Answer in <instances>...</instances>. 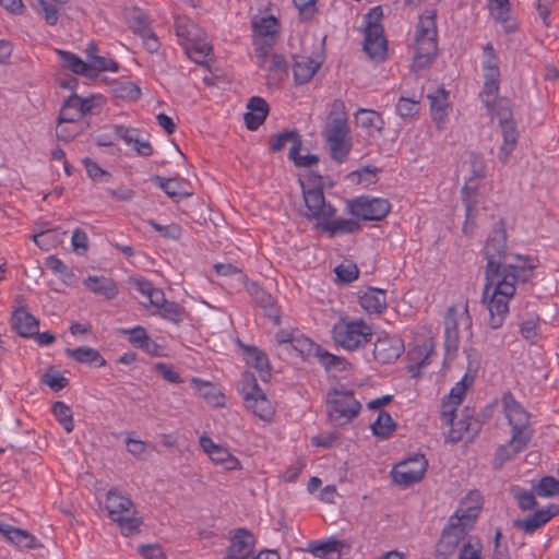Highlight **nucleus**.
Instances as JSON below:
<instances>
[{
	"label": "nucleus",
	"mask_w": 559,
	"mask_h": 559,
	"mask_svg": "<svg viewBox=\"0 0 559 559\" xmlns=\"http://www.w3.org/2000/svg\"><path fill=\"white\" fill-rule=\"evenodd\" d=\"M465 185L462 189L463 202L467 217H472L479 205L487 209L485 195L492 186L484 181L486 177V163L480 154L469 152L462 157L457 168Z\"/></svg>",
	"instance_id": "nucleus-1"
},
{
	"label": "nucleus",
	"mask_w": 559,
	"mask_h": 559,
	"mask_svg": "<svg viewBox=\"0 0 559 559\" xmlns=\"http://www.w3.org/2000/svg\"><path fill=\"white\" fill-rule=\"evenodd\" d=\"M515 290L516 286L509 274H485L481 302L488 311L487 324L492 330L503 325Z\"/></svg>",
	"instance_id": "nucleus-2"
},
{
	"label": "nucleus",
	"mask_w": 559,
	"mask_h": 559,
	"mask_svg": "<svg viewBox=\"0 0 559 559\" xmlns=\"http://www.w3.org/2000/svg\"><path fill=\"white\" fill-rule=\"evenodd\" d=\"M502 405L513 433L509 443L498 450L497 457L501 461H507L526 447L531 438L530 416L510 393L503 395Z\"/></svg>",
	"instance_id": "nucleus-3"
},
{
	"label": "nucleus",
	"mask_w": 559,
	"mask_h": 559,
	"mask_svg": "<svg viewBox=\"0 0 559 559\" xmlns=\"http://www.w3.org/2000/svg\"><path fill=\"white\" fill-rule=\"evenodd\" d=\"M437 11L427 9L419 16L416 26L413 43V68L416 70L428 67L437 55L438 29H437Z\"/></svg>",
	"instance_id": "nucleus-4"
},
{
	"label": "nucleus",
	"mask_w": 559,
	"mask_h": 559,
	"mask_svg": "<svg viewBox=\"0 0 559 559\" xmlns=\"http://www.w3.org/2000/svg\"><path fill=\"white\" fill-rule=\"evenodd\" d=\"M331 333L337 346L354 352L370 343L373 328L361 318L342 317L335 322Z\"/></svg>",
	"instance_id": "nucleus-5"
},
{
	"label": "nucleus",
	"mask_w": 559,
	"mask_h": 559,
	"mask_svg": "<svg viewBox=\"0 0 559 559\" xmlns=\"http://www.w3.org/2000/svg\"><path fill=\"white\" fill-rule=\"evenodd\" d=\"M108 516L115 522L123 535L138 532L142 521L138 516L133 502L117 490L108 491L105 500Z\"/></svg>",
	"instance_id": "nucleus-6"
},
{
	"label": "nucleus",
	"mask_w": 559,
	"mask_h": 559,
	"mask_svg": "<svg viewBox=\"0 0 559 559\" xmlns=\"http://www.w3.org/2000/svg\"><path fill=\"white\" fill-rule=\"evenodd\" d=\"M176 34L188 56L195 62H201L210 55L212 47L205 34L192 21L186 17H175Z\"/></svg>",
	"instance_id": "nucleus-7"
},
{
	"label": "nucleus",
	"mask_w": 559,
	"mask_h": 559,
	"mask_svg": "<svg viewBox=\"0 0 559 559\" xmlns=\"http://www.w3.org/2000/svg\"><path fill=\"white\" fill-rule=\"evenodd\" d=\"M239 392L245 406L265 423H271L275 416V407L259 386L257 379L250 372H245L239 384Z\"/></svg>",
	"instance_id": "nucleus-8"
},
{
	"label": "nucleus",
	"mask_w": 559,
	"mask_h": 559,
	"mask_svg": "<svg viewBox=\"0 0 559 559\" xmlns=\"http://www.w3.org/2000/svg\"><path fill=\"white\" fill-rule=\"evenodd\" d=\"M320 177L309 176L307 181L300 179L305 201V216L317 222V227L324 218L334 217L336 210L325 201L322 189L319 187Z\"/></svg>",
	"instance_id": "nucleus-9"
},
{
	"label": "nucleus",
	"mask_w": 559,
	"mask_h": 559,
	"mask_svg": "<svg viewBox=\"0 0 559 559\" xmlns=\"http://www.w3.org/2000/svg\"><path fill=\"white\" fill-rule=\"evenodd\" d=\"M252 31L258 64L263 67L266 62V53L280 34L281 23L274 15H257L252 19Z\"/></svg>",
	"instance_id": "nucleus-10"
},
{
	"label": "nucleus",
	"mask_w": 559,
	"mask_h": 559,
	"mask_svg": "<svg viewBox=\"0 0 559 559\" xmlns=\"http://www.w3.org/2000/svg\"><path fill=\"white\" fill-rule=\"evenodd\" d=\"M382 19V9L372 8L366 15V31L364 49L376 61H382L386 57L388 43L383 34V27L379 23Z\"/></svg>",
	"instance_id": "nucleus-11"
},
{
	"label": "nucleus",
	"mask_w": 559,
	"mask_h": 559,
	"mask_svg": "<svg viewBox=\"0 0 559 559\" xmlns=\"http://www.w3.org/2000/svg\"><path fill=\"white\" fill-rule=\"evenodd\" d=\"M472 318L467 302L460 301L451 306L444 319L445 343L449 348H456L463 334H471Z\"/></svg>",
	"instance_id": "nucleus-12"
},
{
	"label": "nucleus",
	"mask_w": 559,
	"mask_h": 559,
	"mask_svg": "<svg viewBox=\"0 0 559 559\" xmlns=\"http://www.w3.org/2000/svg\"><path fill=\"white\" fill-rule=\"evenodd\" d=\"M506 249V230L502 226H497L489 235L484 247V253L487 259L485 274H503L502 267L509 259Z\"/></svg>",
	"instance_id": "nucleus-13"
},
{
	"label": "nucleus",
	"mask_w": 559,
	"mask_h": 559,
	"mask_svg": "<svg viewBox=\"0 0 559 559\" xmlns=\"http://www.w3.org/2000/svg\"><path fill=\"white\" fill-rule=\"evenodd\" d=\"M328 414L332 421L346 424L360 411V403L347 391H333L328 395Z\"/></svg>",
	"instance_id": "nucleus-14"
},
{
	"label": "nucleus",
	"mask_w": 559,
	"mask_h": 559,
	"mask_svg": "<svg viewBox=\"0 0 559 559\" xmlns=\"http://www.w3.org/2000/svg\"><path fill=\"white\" fill-rule=\"evenodd\" d=\"M435 354V335L432 329L427 325L417 326L408 344V357L413 366H425Z\"/></svg>",
	"instance_id": "nucleus-15"
},
{
	"label": "nucleus",
	"mask_w": 559,
	"mask_h": 559,
	"mask_svg": "<svg viewBox=\"0 0 559 559\" xmlns=\"http://www.w3.org/2000/svg\"><path fill=\"white\" fill-rule=\"evenodd\" d=\"M428 462L423 454L413 455L393 466L392 480L399 487L407 488L424 478Z\"/></svg>",
	"instance_id": "nucleus-16"
},
{
	"label": "nucleus",
	"mask_w": 559,
	"mask_h": 559,
	"mask_svg": "<svg viewBox=\"0 0 559 559\" xmlns=\"http://www.w3.org/2000/svg\"><path fill=\"white\" fill-rule=\"evenodd\" d=\"M106 99L103 95H91L88 97H81L76 94H72L62 106L61 122H82V118L95 109L103 107Z\"/></svg>",
	"instance_id": "nucleus-17"
},
{
	"label": "nucleus",
	"mask_w": 559,
	"mask_h": 559,
	"mask_svg": "<svg viewBox=\"0 0 559 559\" xmlns=\"http://www.w3.org/2000/svg\"><path fill=\"white\" fill-rule=\"evenodd\" d=\"M483 508V498L479 492L471 491L460 502L455 513L450 516L449 523L467 533L477 520Z\"/></svg>",
	"instance_id": "nucleus-18"
},
{
	"label": "nucleus",
	"mask_w": 559,
	"mask_h": 559,
	"mask_svg": "<svg viewBox=\"0 0 559 559\" xmlns=\"http://www.w3.org/2000/svg\"><path fill=\"white\" fill-rule=\"evenodd\" d=\"M353 216L364 221H381L391 211L386 199L361 197L348 203Z\"/></svg>",
	"instance_id": "nucleus-19"
},
{
	"label": "nucleus",
	"mask_w": 559,
	"mask_h": 559,
	"mask_svg": "<svg viewBox=\"0 0 559 559\" xmlns=\"http://www.w3.org/2000/svg\"><path fill=\"white\" fill-rule=\"evenodd\" d=\"M200 445L210 461L225 472L242 469L241 462L223 444L215 443L209 436L200 437Z\"/></svg>",
	"instance_id": "nucleus-20"
},
{
	"label": "nucleus",
	"mask_w": 559,
	"mask_h": 559,
	"mask_svg": "<svg viewBox=\"0 0 559 559\" xmlns=\"http://www.w3.org/2000/svg\"><path fill=\"white\" fill-rule=\"evenodd\" d=\"M497 117L499 118L503 136V141L499 147L498 158L502 164H506L518 145L519 133L508 106L501 107V110L497 112Z\"/></svg>",
	"instance_id": "nucleus-21"
},
{
	"label": "nucleus",
	"mask_w": 559,
	"mask_h": 559,
	"mask_svg": "<svg viewBox=\"0 0 559 559\" xmlns=\"http://www.w3.org/2000/svg\"><path fill=\"white\" fill-rule=\"evenodd\" d=\"M538 264L537 257L513 254L511 261H507L503 265L502 271L510 275L514 286H516L518 282L524 283L532 278Z\"/></svg>",
	"instance_id": "nucleus-22"
},
{
	"label": "nucleus",
	"mask_w": 559,
	"mask_h": 559,
	"mask_svg": "<svg viewBox=\"0 0 559 559\" xmlns=\"http://www.w3.org/2000/svg\"><path fill=\"white\" fill-rule=\"evenodd\" d=\"M405 347L397 336L384 335L373 344V357L380 364H393L403 354Z\"/></svg>",
	"instance_id": "nucleus-23"
},
{
	"label": "nucleus",
	"mask_w": 559,
	"mask_h": 559,
	"mask_svg": "<svg viewBox=\"0 0 559 559\" xmlns=\"http://www.w3.org/2000/svg\"><path fill=\"white\" fill-rule=\"evenodd\" d=\"M465 534L462 528H457L454 524L448 522L436 544L435 559H450L459 550V545L464 539Z\"/></svg>",
	"instance_id": "nucleus-24"
},
{
	"label": "nucleus",
	"mask_w": 559,
	"mask_h": 559,
	"mask_svg": "<svg viewBox=\"0 0 559 559\" xmlns=\"http://www.w3.org/2000/svg\"><path fill=\"white\" fill-rule=\"evenodd\" d=\"M322 64V57L317 55L316 57L308 55H298L295 57L293 73L297 84H304L309 82L317 73Z\"/></svg>",
	"instance_id": "nucleus-25"
},
{
	"label": "nucleus",
	"mask_w": 559,
	"mask_h": 559,
	"mask_svg": "<svg viewBox=\"0 0 559 559\" xmlns=\"http://www.w3.org/2000/svg\"><path fill=\"white\" fill-rule=\"evenodd\" d=\"M359 305L370 314H381L386 310V293L380 288L368 287L358 293Z\"/></svg>",
	"instance_id": "nucleus-26"
},
{
	"label": "nucleus",
	"mask_w": 559,
	"mask_h": 559,
	"mask_svg": "<svg viewBox=\"0 0 559 559\" xmlns=\"http://www.w3.org/2000/svg\"><path fill=\"white\" fill-rule=\"evenodd\" d=\"M0 534L20 549H35L41 547L37 538L28 531L0 522Z\"/></svg>",
	"instance_id": "nucleus-27"
},
{
	"label": "nucleus",
	"mask_w": 559,
	"mask_h": 559,
	"mask_svg": "<svg viewBox=\"0 0 559 559\" xmlns=\"http://www.w3.org/2000/svg\"><path fill=\"white\" fill-rule=\"evenodd\" d=\"M559 514V506L551 503L545 509L536 511L534 514L515 522V526L525 533H533L544 526L552 518Z\"/></svg>",
	"instance_id": "nucleus-28"
},
{
	"label": "nucleus",
	"mask_w": 559,
	"mask_h": 559,
	"mask_svg": "<svg viewBox=\"0 0 559 559\" xmlns=\"http://www.w3.org/2000/svg\"><path fill=\"white\" fill-rule=\"evenodd\" d=\"M198 395L202 397L210 406L221 408L226 404V396L223 391L210 381H204L193 377L190 380Z\"/></svg>",
	"instance_id": "nucleus-29"
},
{
	"label": "nucleus",
	"mask_w": 559,
	"mask_h": 559,
	"mask_svg": "<svg viewBox=\"0 0 559 559\" xmlns=\"http://www.w3.org/2000/svg\"><path fill=\"white\" fill-rule=\"evenodd\" d=\"M331 157L337 163L344 162L352 148L350 132H337L323 134Z\"/></svg>",
	"instance_id": "nucleus-30"
},
{
	"label": "nucleus",
	"mask_w": 559,
	"mask_h": 559,
	"mask_svg": "<svg viewBox=\"0 0 559 559\" xmlns=\"http://www.w3.org/2000/svg\"><path fill=\"white\" fill-rule=\"evenodd\" d=\"M253 535L246 530H238L230 540L226 558L246 559L253 552Z\"/></svg>",
	"instance_id": "nucleus-31"
},
{
	"label": "nucleus",
	"mask_w": 559,
	"mask_h": 559,
	"mask_svg": "<svg viewBox=\"0 0 559 559\" xmlns=\"http://www.w3.org/2000/svg\"><path fill=\"white\" fill-rule=\"evenodd\" d=\"M337 132H350L347 122V114L345 105L341 100H334L331 105V109L323 129L325 133H337Z\"/></svg>",
	"instance_id": "nucleus-32"
},
{
	"label": "nucleus",
	"mask_w": 559,
	"mask_h": 559,
	"mask_svg": "<svg viewBox=\"0 0 559 559\" xmlns=\"http://www.w3.org/2000/svg\"><path fill=\"white\" fill-rule=\"evenodd\" d=\"M355 119L357 127L361 128L369 136L380 134L384 126V121L380 114L371 109H358Z\"/></svg>",
	"instance_id": "nucleus-33"
},
{
	"label": "nucleus",
	"mask_w": 559,
	"mask_h": 559,
	"mask_svg": "<svg viewBox=\"0 0 559 559\" xmlns=\"http://www.w3.org/2000/svg\"><path fill=\"white\" fill-rule=\"evenodd\" d=\"M84 286L95 295L106 299H114L119 294V288L112 278L105 276H87L83 281Z\"/></svg>",
	"instance_id": "nucleus-34"
},
{
	"label": "nucleus",
	"mask_w": 559,
	"mask_h": 559,
	"mask_svg": "<svg viewBox=\"0 0 559 559\" xmlns=\"http://www.w3.org/2000/svg\"><path fill=\"white\" fill-rule=\"evenodd\" d=\"M262 69L266 70L267 85L277 87L287 78V64L285 59L280 55H266V62Z\"/></svg>",
	"instance_id": "nucleus-35"
},
{
	"label": "nucleus",
	"mask_w": 559,
	"mask_h": 559,
	"mask_svg": "<svg viewBox=\"0 0 559 559\" xmlns=\"http://www.w3.org/2000/svg\"><path fill=\"white\" fill-rule=\"evenodd\" d=\"M245 114V122L249 130H257L265 120L269 112L267 103L261 97H252Z\"/></svg>",
	"instance_id": "nucleus-36"
},
{
	"label": "nucleus",
	"mask_w": 559,
	"mask_h": 559,
	"mask_svg": "<svg viewBox=\"0 0 559 559\" xmlns=\"http://www.w3.org/2000/svg\"><path fill=\"white\" fill-rule=\"evenodd\" d=\"M448 92L443 88H439L433 94L428 95L430 114L439 130L442 129L448 117Z\"/></svg>",
	"instance_id": "nucleus-37"
},
{
	"label": "nucleus",
	"mask_w": 559,
	"mask_h": 559,
	"mask_svg": "<svg viewBox=\"0 0 559 559\" xmlns=\"http://www.w3.org/2000/svg\"><path fill=\"white\" fill-rule=\"evenodd\" d=\"M116 133L120 139H122L127 143V145L132 147V150H134L139 155H152L153 148L151 143L147 140L141 138L138 130L126 127H118L116 129Z\"/></svg>",
	"instance_id": "nucleus-38"
},
{
	"label": "nucleus",
	"mask_w": 559,
	"mask_h": 559,
	"mask_svg": "<svg viewBox=\"0 0 559 559\" xmlns=\"http://www.w3.org/2000/svg\"><path fill=\"white\" fill-rule=\"evenodd\" d=\"M317 228L334 237L341 234H354L360 229V225L353 219L331 217L324 218Z\"/></svg>",
	"instance_id": "nucleus-39"
},
{
	"label": "nucleus",
	"mask_w": 559,
	"mask_h": 559,
	"mask_svg": "<svg viewBox=\"0 0 559 559\" xmlns=\"http://www.w3.org/2000/svg\"><path fill=\"white\" fill-rule=\"evenodd\" d=\"M14 330L22 336H33L38 331V321L26 309L19 308L12 317Z\"/></svg>",
	"instance_id": "nucleus-40"
},
{
	"label": "nucleus",
	"mask_w": 559,
	"mask_h": 559,
	"mask_svg": "<svg viewBox=\"0 0 559 559\" xmlns=\"http://www.w3.org/2000/svg\"><path fill=\"white\" fill-rule=\"evenodd\" d=\"M289 146V152L301 150L302 141L300 135L295 131L285 130L273 136L269 141V147L272 152H280Z\"/></svg>",
	"instance_id": "nucleus-41"
},
{
	"label": "nucleus",
	"mask_w": 559,
	"mask_h": 559,
	"mask_svg": "<svg viewBox=\"0 0 559 559\" xmlns=\"http://www.w3.org/2000/svg\"><path fill=\"white\" fill-rule=\"evenodd\" d=\"M120 333L128 334L130 343L135 347L148 354H155L157 352V344L150 338L144 328L135 326L133 329H121Z\"/></svg>",
	"instance_id": "nucleus-42"
},
{
	"label": "nucleus",
	"mask_w": 559,
	"mask_h": 559,
	"mask_svg": "<svg viewBox=\"0 0 559 559\" xmlns=\"http://www.w3.org/2000/svg\"><path fill=\"white\" fill-rule=\"evenodd\" d=\"M69 0H32L31 5L33 9L40 14L47 24L56 25L59 20L58 4H64Z\"/></svg>",
	"instance_id": "nucleus-43"
},
{
	"label": "nucleus",
	"mask_w": 559,
	"mask_h": 559,
	"mask_svg": "<svg viewBox=\"0 0 559 559\" xmlns=\"http://www.w3.org/2000/svg\"><path fill=\"white\" fill-rule=\"evenodd\" d=\"M246 364L248 367L255 369L262 380L270 376V364L267 356L255 347H247L246 349Z\"/></svg>",
	"instance_id": "nucleus-44"
},
{
	"label": "nucleus",
	"mask_w": 559,
	"mask_h": 559,
	"mask_svg": "<svg viewBox=\"0 0 559 559\" xmlns=\"http://www.w3.org/2000/svg\"><path fill=\"white\" fill-rule=\"evenodd\" d=\"M111 93L116 98L124 102H136L141 98L140 86L131 81H117L111 85Z\"/></svg>",
	"instance_id": "nucleus-45"
},
{
	"label": "nucleus",
	"mask_w": 559,
	"mask_h": 559,
	"mask_svg": "<svg viewBox=\"0 0 559 559\" xmlns=\"http://www.w3.org/2000/svg\"><path fill=\"white\" fill-rule=\"evenodd\" d=\"M344 544L337 539L329 538L323 540H311L307 550L317 557H326L332 554L340 556Z\"/></svg>",
	"instance_id": "nucleus-46"
},
{
	"label": "nucleus",
	"mask_w": 559,
	"mask_h": 559,
	"mask_svg": "<svg viewBox=\"0 0 559 559\" xmlns=\"http://www.w3.org/2000/svg\"><path fill=\"white\" fill-rule=\"evenodd\" d=\"M66 353L69 357L82 364H97L99 367L106 365V360L99 352L88 346L68 348Z\"/></svg>",
	"instance_id": "nucleus-47"
},
{
	"label": "nucleus",
	"mask_w": 559,
	"mask_h": 559,
	"mask_svg": "<svg viewBox=\"0 0 559 559\" xmlns=\"http://www.w3.org/2000/svg\"><path fill=\"white\" fill-rule=\"evenodd\" d=\"M129 284L150 300L151 306L163 301V290L153 286L151 282L143 277H130Z\"/></svg>",
	"instance_id": "nucleus-48"
},
{
	"label": "nucleus",
	"mask_w": 559,
	"mask_h": 559,
	"mask_svg": "<svg viewBox=\"0 0 559 559\" xmlns=\"http://www.w3.org/2000/svg\"><path fill=\"white\" fill-rule=\"evenodd\" d=\"M153 307L157 309V313L162 316L164 319L177 324L183 320L186 313L185 309L180 307L178 304L168 301L165 298L164 293L163 301L158 302V305H153Z\"/></svg>",
	"instance_id": "nucleus-49"
},
{
	"label": "nucleus",
	"mask_w": 559,
	"mask_h": 559,
	"mask_svg": "<svg viewBox=\"0 0 559 559\" xmlns=\"http://www.w3.org/2000/svg\"><path fill=\"white\" fill-rule=\"evenodd\" d=\"M248 293L253 296L263 308L269 310V316L275 320L276 323L280 321L277 310L273 306V301L270 295H267L258 284L247 283Z\"/></svg>",
	"instance_id": "nucleus-50"
},
{
	"label": "nucleus",
	"mask_w": 559,
	"mask_h": 559,
	"mask_svg": "<svg viewBox=\"0 0 559 559\" xmlns=\"http://www.w3.org/2000/svg\"><path fill=\"white\" fill-rule=\"evenodd\" d=\"M396 429V424L386 412H380L377 419L371 424V430L374 436L381 439H386Z\"/></svg>",
	"instance_id": "nucleus-51"
},
{
	"label": "nucleus",
	"mask_w": 559,
	"mask_h": 559,
	"mask_svg": "<svg viewBox=\"0 0 559 559\" xmlns=\"http://www.w3.org/2000/svg\"><path fill=\"white\" fill-rule=\"evenodd\" d=\"M483 550L480 538L468 536L457 550V559H483Z\"/></svg>",
	"instance_id": "nucleus-52"
},
{
	"label": "nucleus",
	"mask_w": 559,
	"mask_h": 559,
	"mask_svg": "<svg viewBox=\"0 0 559 559\" xmlns=\"http://www.w3.org/2000/svg\"><path fill=\"white\" fill-rule=\"evenodd\" d=\"M57 52L62 61L63 68L70 70L74 74L88 78L86 61L82 60L80 57L69 51L58 50Z\"/></svg>",
	"instance_id": "nucleus-53"
},
{
	"label": "nucleus",
	"mask_w": 559,
	"mask_h": 559,
	"mask_svg": "<svg viewBox=\"0 0 559 559\" xmlns=\"http://www.w3.org/2000/svg\"><path fill=\"white\" fill-rule=\"evenodd\" d=\"M153 180L171 199L187 198L192 194L182 188V180L180 179H166L164 177L156 176Z\"/></svg>",
	"instance_id": "nucleus-54"
},
{
	"label": "nucleus",
	"mask_w": 559,
	"mask_h": 559,
	"mask_svg": "<svg viewBox=\"0 0 559 559\" xmlns=\"http://www.w3.org/2000/svg\"><path fill=\"white\" fill-rule=\"evenodd\" d=\"M88 78H95L99 72H117L119 64L107 57L93 55L92 60L87 62Z\"/></svg>",
	"instance_id": "nucleus-55"
},
{
	"label": "nucleus",
	"mask_w": 559,
	"mask_h": 559,
	"mask_svg": "<svg viewBox=\"0 0 559 559\" xmlns=\"http://www.w3.org/2000/svg\"><path fill=\"white\" fill-rule=\"evenodd\" d=\"M483 71L484 78L500 76L498 57L491 44H486L483 48Z\"/></svg>",
	"instance_id": "nucleus-56"
},
{
	"label": "nucleus",
	"mask_w": 559,
	"mask_h": 559,
	"mask_svg": "<svg viewBox=\"0 0 559 559\" xmlns=\"http://www.w3.org/2000/svg\"><path fill=\"white\" fill-rule=\"evenodd\" d=\"M51 412L64 430L70 433L74 429L73 413L64 402H55Z\"/></svg>",
	"instance_id": "nucleus-57"
},
{
	"label": "nucleus",
	"mask_w": 559,
	"mask_h": 559,
	"mask_svg": "<svg viewBox=\"0 0 559 559\" xmlns=\"http://www.w3.org/2000/svg\"><path fill=\"white\" fill-rule=\"evenodd\" d=\"M484 88L480 94L483 102L486 104L490 112L495 116H497L496 108L492 105V102L496 99L498 92H499V83H500V76H493V78H484Z\"/></svg>",
	"instance_id": "nucleus-58"
},
{
	"label": "nucleus",
	"mask_w": 559,
	"mask_h": 559,
	"mask_svg": "<svg viewBox=\"0 0 559 559\" xmlns=\"http://www.w3.org/2000/svg\"><path fill=\"white\" fill-rule=\"evenodd\" d=\"M276 340L278 343H290L293 347L298 350L300 354H310L314 347L313 343L306 337H294L293 334L282 331L277 333Z\"/></svg>",
	"instance_id": "nucleus-59"
},
{
	"label": "nucleus",
	"mask_w": 559,
	"mask_h": 559,
	"mask_svg": "<svg viewBox=\"0 0 559 559\" xmlns=\"http://www.w3.org/2000/svg\"><path fill=\"white\" fill-rule=\"evenodd\" d=\"M83 130L82 122H69V121H62L61 122V114L58 118V124L56 128V134L57 138L69 142L73 140L79 133H81Z\"/></svg>",
	"instance_id": "nucleus-60"
},
{
	"label": "nucleus",
	"mask_w": 559,
	"mask_h": 559,
	"mask_svg": "<svg viewBox=\"0 0 559 559\" xmlns=\"http://www.w3.org/2000/svg\"><path fill=\"white\" fill-rule=\"evenodd\" d=\"M539 497H551L559 495V479L552 476H545L533 487Z\"/></svg>",
	"instance_id": "nucleus-61"
},
{
	"label": "nucleus",
	"mask_w": 559,
	"mask_h": 559,
	"mask_svg": "<svg viewBox=\"0 0 559 559\" xmlns=\"http://www.w3.org/2000/svg\"><path fill=\"white\" fill-rule=\"evenodd\" d=\"M474 376L469 373H465L464 377L457 382L450 391L447 399L454 402V404H461L463 397L466 394L467 389L473 384Z\"/></svg>",
	"instance_id": "nucleus-62"
},
{
	"label": "nucleus",
	"mask_w": 559,
	"mask_h": 559,
	"mask_svg": "<svg viewBox=\"0 0 559 559\" xmlns=\"http://www.w3.org/2000/svg\"><path fill=\"white\" fill-rule=\"evenodd\" d=\"M337 280L342 283H350L358 277L359 270L352 261H344L335 267Z\"/></svg>",
	"instance_id": "nucleus-63"
},
{
	"label": "nucleus",
	"mask_w": 559,
	"mask_h": 559,
	"mask_svg": "<svg viewBox=\"0 0 559 559\" xmlns=\"http://www.w3.org/2000/svg\"><path fill=\"white\" fill-rule=\"evenodd\" d=\"M41 382L53 391H60L68 385V379L59 371L50 368L41 376Z\"/></svg>",
	"instance_id": "nucleus-64"
}]
</instances>
